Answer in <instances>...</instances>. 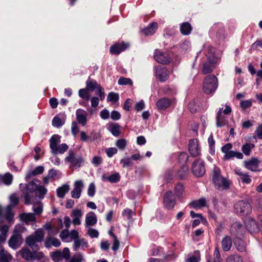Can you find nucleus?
<instances>
[{
    "label": "nucleus",
    "instance_id": "f257e3e1",
    "mask_svg": "<svg viewBox=\"0 0 262 262\" xmlns=\"http://www.w3.org/2000/svg\"><path fill=\"white\" fill-rule=\"evenodd\" d=\"M212 181L215 188L219 190L227 189L229 188V182L227 179L220 173V169L215 167L212 174Z\"/></svg>",
    "mask_w": 262,
    "mask_h": 262
},
{
    "label": "nucleus",
    "instance_id": "f03ea898",
    "mask_svg": "<svg viewBox=\"0 0 262 262\" xmlns=\"http://www.w3.org/2000/svg\"><path fill=\"white\" fill-rule=\"evenodd\" d=\"M59 142L60 137L58 135H54L50 139V147L53 154H62L68 150L69 147L66 143L57 146Z\"/></svg>",
    "mask_w": 262,
    "mask_h": 262
},
{
    "label": "nucleus",
    "instance_id": "7ed1b4c3",
    "mask_svg": "<svg viewBox=\"0 0 262 262\" xmlns=\"http://www.w3.org/2000/svg\"><path fill=\"white\" fill-rule=\"evenodd\" d=\"M217 87V80L214 75L207 76L203 82V90L207 94L213 93Z\"/></svg>",
    "mask_w": 262,
    "mask_h": 262
},
{
    "label": "nucleus",
    "instance_id": "20e7f679",
    "mask_svg": "<svg viewBox=\"0 0 262 262\" xmlns=\"http://www.w3.org/2000/svg\"><path fill=\"white\" fill-rule=\"evenodd\" d=\"M43 237L44 232L43 230H38L35 231L34 235H30L26 238V243L33 249L37 250L38 247L37 244L41 242Z\"/></svg>",
    "mask_w": 262,
    "mask_h": 262
},
{
    "label": "nucleus",
    "instance_id": "39448f33",
    "mask_svg": "<svg viewBox=\"0 0 262 262\" xmlns=\"http://www.w3.org/2000/svg\"><path fill=\"white\" fill-rule=\"evenodd\" d=\"M203 51L209 63L211 64L218 63L219 58L216 55V51L214 48L209 45H205Z\"/></svg>",
    "mask_w": 262,
    "mask_h": 262
},
{
    "label": "nucleus",
    "instance_id": "423d86ee",
    "mask_svg": "<svg viewBox=\"0 0 262 262\" xmlns=\"http://www.w3.org/2000/svg\"><path fill=\"white\" fill-rule=\"evenodd\" d=\"M65 161L70 163V167L77 168L81 166L84 160L81 156L76 155L73 150L70 149L68 156L65 158Z\"/></svg>",
    "mask_w": 262,
    "mask_h": 262
},
{
    "label": "nucleus",
    "instance_id": "0eeeda50",
    "mask_svg": "<svg viewBox=\"0 0 262 262\" xmlns=\"http://www.w3.org/2000/svg\"><path fill=\"white\" fill-rule=\"evenodd\" d=\"M36 182H38L39 181L37 180L32 181L26 185L25 189L22 190L25 195V203L27 204L30 203L31 196L30 195V193L33 192L36 190L37 188L38 185L36 183Z\"/></svg>",
    "mask_w": 262,
    "mask_h": 262
},
{
    "label": "nucleus",
    "instance_id": "6e6552de",
    "mask_svg": "<svg viewBox=\"0 0 262 262\" xmlns=\"http://www.w3.org/2000/svg\"><path fill=\"white\" fill-rule=\"evenodd\" d=\"M234 209L237 213L241 215H248L251 210L250 205L246 201H240L234 205Z\"/></svg>",
    "mask_w": 262,
    "mask_h": 262
},
{
    "label": "nucleus",
    "instance_id": "1a4fd4ad",
    "mask_svg": "<svg viewBox=\"0 0 262 262\" xmlns=\"http://www.w3.org/2000/svg\"><path fill=\"white\" fill-rule=\"evenodd\" d=\"M192 171L196 177H201L205 172V167L204 161L200 159L194 161L192 163Z\"/></svg>",
    "mask_w": 262,
    "mask_h": 262
},
{
    "label": "nucleus",
    "instance_id": "9d476101",
    "mask_svg": "<svg viewBox=\"0 0 262 262\" xmlns=\"http://www.w3.org/2000/svg\"><path fill=\"white\" fill-rule=\"evenodd\" d=\"M260 161L256 158H252L248 161H244L245 167L252 171L257 172L262 170V166L259 165Z\"/></svg>",
    "mask_w": 262,
    "mask_h": 262
},
{
    "label": "nucleus",
    "instance_id": "9b49d317",
    "mask_svg": "<svg viewBox=\"0 0 262 262\" xmlns=\"http://www.w3.org/2000/svg\"><path fill=\"white\" fill-rule=\"evenodd\" d=\"M88 113L84 110L79 108L76 111V117L78 123L83 126L86 125L88 122Z\"/></svg>",
    "mask_w": 262,
    "mask_h": 262
},
{
    "label": "nucleus",
    "instance_id": "f8f14e48",
    "mask_svg": "<svg viewBox=\"0 0 262 262\" xmlns=\"http://www.w3.org/2000/svg\"><path fill=\"white\" fill-rule=\"evenodd\" d=\"M156 77L161 81H166L168 77L167 71L165 67L158 66L155 68Z\"/></svg>",
    "mask_w": 262,
    "mask_h": 262
},
{
    "label": "nucleus",
    "instance_id": "ddd939ff",
    "mask_svg": "<svg viewBox=\"0 0 262 262\" xmlns=\"http://www.w3.org/2000/svg\"><path fill=\"white\" fill-rule=\"evenodd\" d=\"M83 187L84 184L81 180L75 181L74 183V188L71 191V196L74 199H79L80 197Z\"/></svg>",
    "mask_w": 262,
    "mask_h": 262
},
{
    "label": "nucleus",
    "instance_id": "4468645a",
    "mask_svg": "<svg viewBox=\"0 0 262 262\" xmlns=\"http://www.w3.org/2000/svg\"><path fill=\"white\" fill-rule=\"evenodd\" d=\"M154 58L157 62L162 64H167L170 61L168 54L158 50H155Z\"/></svg>",
    "mask_w": 262,
    "mask_h": 262
},
{
    "label": "nucleus",
    "instance_id": "2eb2a0df",
    "mask_svg": "<svg viewBox=\"0 0 262 262\" xmlns=\"http://www.w3.org/2000/svg\"><path fill=\"white\" fill-rule=\"evenodd\" d=\"M22 243V238L18 233H14L9 241V246L13 249H16Z\"/></svg>",
    "mask_w": 262,
    "mask_h": 262
},
{
    "label": "nucleus",
    "instance_id": "dca6fc26",
    "mask_svg": "<svg viewBox=\"0 0 262 262\" xmlns=\"http://www.w3.org/2000/svg\"><path fill=\"white\" fill-rule=\"evenodd\" d=\"M163 203L165 207L168 209H171L174 207L175 200L173 198L172 191H169L165 194Z\"/></svg>",
    "mask_w": 262,
    "mask_h": 262
},
{
    "label": "nucleus",
    "instance_id": "f3484780",
    "mask_svg": "<svg viewBox=\"0 0 262 262\" xmlns=\"http://www.w3.org/2000/svg\"><path fill=\"white\" fill-rule=\"evenodd\" d=\"M189 150L191 155L193 157L198 156L200 154V149L199 147L198 141L196 139H192L189 141Z\"/></svg>",
    "mask_w": 262,
    "mask_h": 262
},
{
    "label": "nucleus",
    "instance_id": "a211bd4d",
    "mask_svg": "<svg viewBox=\"0 0 262 262\" xmlns=\"http://www.w3.org/2000/svg\"><path fill=\"white\" fill-rule=\"evenodd\" d=\"M97 222L96 215L93 212H88L85 215V226L89 228L90 226L95 225Z\"/></svg>",
    "mask_w": 262,
    "mask_h": 262
},
{
    "label": "nucleus",
    "instance_id": "6ab92c4d",
    "mask_svg": "<svg viewBox=\"0 0 262 262\" xmlns=\"http://www.w3.org/2000/svg\"><path fill=\"white\" fill-rule=\"evenodd\" d=\"M83 213L80 209H75L72 210L71 216L72 218V223L74 225H79L81 224V218L82 216Z\"/></svg>",
    "mask_w": 262,
    "mask_h": 262
},
{
    "label": "nucleus",
    "instance_id": "aec40b11",
    "mask_svg": "<svg viewBox=\"0 0 262 262\" xmlns=\"http://www.w3.org/2000/svg\"><path fill=\"white\" fill-rule=\"evenodd\" d=\"M128 46L129 44L127 43H117L111 47L110 52L113 54H119L120 52L124 51Z\"/></svg>",
    "mask_w": 262,
    "mask_h": 262
},
{
    "label": "nucleus",
    "instance_id": "412c9836",
    "mask_svg": "<svg viewBox=\"0 0 262 262\" xmlns=\"http://www.w3.org/2000/svg\"><path fill=\"white\" fill-rule=\"evenodd\" d=\"M171 103V101L169 98L164 97L157 101L156 106L160 111L165 110L170 105Z\"/></svg>",
    "mask_w": 262,
    "mask_h": 262
},
{
    "label": "nucleus",
    "instance_id": "4be33fe9",
    "mask_svg": "<svg viewBox=\"0 0 262 262\" xmlns=\"http://www.w3.org/2000/svg\"><path fill=\"white\" fill-rule=\"evenodd\" d=\"M245 224L247 229L251 232H255L259 230L256 222L251 218H247L245 222Z\"/></svg>",
    "mask_w": 262,
    "mask_h": 262
},
{
    "label": "nucleus",
    "instance_id": "5701e85b",
    "mask_svg": "<svg viewBox=\"0 0 262 262\" xmlns=\"http://www.w3.org/2000/svg\"><path fill=\"white\" fill-rule=\"evenodd\" d=\"M234 172L237 175L239 176L240 179L243 183L249 184L252 182L250 176L247 173L243 172L240 168H236Z\"/></svg>",
    "mask_w": 262,
    "mask_h": 262
},
{
    "label": "nucleus",
    "instance_id": "b1692460",
    "mask_svg": "<svg viewBox=\"0 0 262 262\" xmlns=\"http://www.w3.org/2000/svg\"><path fill=\"white\" fill-rule=\"evenodd\" d=\"M223 108H220L217 112L216 117V126L217 127H222L227 123V118L222 114Z\"/></svg>",
    "mask_w": 262,
    "mask_h": 262
},
{
    "label": "nucleus",
    "instance_id": "393cba45",
    "mask_svg": "<svg viewBox=\"0 0 262 262\" xmlns=\"http://www.w3.org/2000/svg\"><path fill=\"white\" fill-rule=\"evenodd\" d=\"M221 245L223 251H229L232 245L231 238L229 236H225L222 241Z\"/></svg>",
    "mask_w": 262,
    "mask_h": 262
},
{
    "label": "nucleus",
    "instance_id": "a878e982",
    "mask_svg": "<svg viewBox=\"0 0 262 262\" xmlns=\"http://www.w3.org/2000/svg\"><path fill=\"white\" fill-rule=\"evenodd\" d=\"M44 171V167L43 166H37L34 170L29 171L26 176V181H29L30 179L33 177L35 176L37 174H40L43 173Z\"/></svg>",
    "mask_w": 262,
    "mask_h": 262
},
{
    "label": "nucleus",
    "instance_id": "bb28decb",
    "mask_svg": "<svg viewBox=\"0 0 262 262\" xmlns=\"http://www.w3.org/2000/svg\"><path fill=\"white\" fill-rule=\"evenodd\" d=\"M244 229V227L238 223H234L231 227V233L238 236L242 234Z\"/></svg>",
    "mask_w": 262,
    "mask_h": 262
},
{
    "label": "nucleus",
    "instance_id": "cd10ccee",
    "mask_svg": "<svg viewBox=\"0 0 262 262\" xmlns=\"http://www.w3.org/2000/svg\"><path fill=\"white\" fill-rule=\"evenodd\" d=\"M206 205V201L205 198H201L197 200L191 202L189 205L194 209L200 208L205 207Z\"/></svg>",
    "mask_w": 262,
    "mask_h": 262
},
{
    "label": "nucleus",
    "instance_id": "c85d7f7f",
    "mask_svg": "<svg viewBox=\"0 0 262 262\" xmlns=\"http://www.w3.org/2000/svg\"><path fill=\"white\" fill-rule=\"evenodd\" d=\"M21 256L27 260H31L35 258V254L32 252L29 249L23 248L20 251Z\"/></svg>",
    "mask_w": 262,
    "mask_h": 262
},
{
    "label": "nucleus",
    "instance_id": "c756f323",
    "mask_svg": "<svg viewBox=\"0 0 262 262\" xmlns=\"http://www.w3.org/2000/svg\"><path fill=\"white\" fill-rule=\"evenodd\" d=\"M13 176L9 172L4 175H0V183H3L6 185H9L12 183Z\"/></svg>",
    "mask_w": 262,
    "mask_h": 262
},
{
    "label": "nucleus",
    "instance_id": "7c9ffc66",
    "mask_svg": "<svg viewBox=\"0 0 262 262\" xmlns=\"http://www.w3.org/2000/svg\"><path fill=\"white\" fill-rule=\"evenodd\" d=\"M60 242L58 239L53 237L47 238L45 242L46 246L47 248H49L51 246L58 247L60 245Z\"/></svg>",
    "mask_w": 262,
    "mask_h": 262
},
{
    "label": "nucleus",
    "instance_id": "2f4dec72",
    "mask_svg": "<svg viewBox=\"0 0 262 262\" xmlns=\"http://www.w3.org/2000/svg\"><path fill=\"white\" fill-rule=\"evenodd\" d=\"M236 157L238 159H242L243 158V154L240 152L230 150L226 155H224V160H229L231 158Z\"/></svg>",
    "mask_w": 262,
    "mask_h": 262
},
{
    "label": "nucleus",
    "instance_id": "473e14b6",
    "mask_svg": "<svg viewBox=\"0 0 262 262\" xmlns=\"http://www.w3.org/2000/svg\"><path fill=\"white\" fill-rule=\"evenodd\" d=\"M157 27V23H151L148 27L143 30V32L146 36L152 35L156 32Z\"/></svg>",
    "mask_w": 262,
    "mask_h": 262
},
{
    "label": "nucleus",
    "instance_id": "72a5a7b5",
    "mask_svg": "<svg viewBox=\"0 0 262 262\" xmlns=\"http://www.w3.org/2000/svg\"><path fill=\"white\" fill-rule=\"evenodd\" d=\"M70 186L68 184H63L57 189V195L59 198H64L66 193L69 191Z\"/></svg>",
    "mask_w": 262,
    "mask_h": 262
},
{
    "label": "nucleus",
    "instance_id": "f704fd0d",
    "mask_svg": "<svg viewBox=\"0 0 262 262\" xmlns=\"http://www.w3.org/2000/svg\"><path fill=\"white\" fill-rule=\"evenodd\" d=\"M191 26L188 23H184L180 27V31L184 35H189L191 32Z\"/></svg>",
    "mask_w": 262,
    "mask_h": 262
},
{
    "label": "nucleus",
    "instance_id": "c9c22d12",
    "mask_svg": "<svg viewBox=\"0 0 262 262\" xmlns=\"http://www.w3.org/2000/svg\"><path fill=\"white\" fill-rule=\"evenodd\" d=\"M20 217L23 221L26 222L27 223L34 222L36 219L34 214L32 213H23L20 214Z\"/></svg>",
    "mask_w": 262,
    "mask_h": 262
},
{
    "label": "nucleus",
    "instance_id": "e433bc0d",
    "mask_svg": "<svg viewBox=\"0 0 262 262\" xmlns=\"http://www.w3.org/2000/svg\"><path fill=\"white\" fill-rule=\"evenodd\" d=\"M12 256L3 249H0V262H9Z\"/></svg>",
    "mask_w": 262,
    "mask_h": 262
},
{
    "label": "nucleus",
    "instance_id": "4c0bfd02",
    "mask_svg": "<svg viewBox=\"0 0 262 262\" xmlns=\"http://www.w3.org/2000/svg\"><path fill=\"white\" fill-rule=\"evenodd\" d=\"M119 127L120 126L118 124L111 123L109 126L108 129L114 136L118 137L120 134Z\"/></svg>",
    "mask_w": 262,
    "mask_h": 262
},
{
    "label": "nucleus",
    "instance_id": "58836bf2",
    "mask_svg": "<svg viewBox=\"0 0 262 262\" xmlns=\"http://www.w3.org/2000/svg\"><path fill=\"white\" fill-rule=\"evenodd\" d=\"M254 147V145L252 143H246L242 147L243 152L246 156H249L251 150Z\"/></svg>",
    "mask_w": 262,
    "mask_h": 262
},
{
    "label": "nucleus",
    "instance_id": "ea45409f",
    "mask_svg": "<svg viewBox=\"0 0 262 262\" xmlns=\"http://www.w3.org/2000/svg\"><path fill=\"white\" fill-rule=\"evenodd\" d=\"M100 85L95 80H88L86 81V89L91 91H93L95 89Z\"/></svg>",
    "mask_w": 262,
    "mask_h": 262
},
{
    "label": "nucleus",
    "instance_id": "a19ab883",
    "mask_svg": "<svg viewBox=\"0 0 262 262\" xmlns=\"http://www.w3.org/2000/svg\"><path fill=\"white\" fill-rule=\"evenodd\" d=\"M226 262H243V259L239 255L233 254L228 256Z\"/></svg>",
    "mask_w": 262,
    "mask_h": 262
},
{
    "label": "nucleus",
    "instance_id": "79ce46f5",
    "mask_svg": "<svg viewBox=\"0 0 262 262\" xmlns=\"http://www.w3.org/2000/svg\"><path fill=\"white\" fill-rule=\"evenodd\" d=\"M48 176L50 178L58 179L61 177V173L59 170L52 169L49 171Z\"/></svg>",
    "mask_w": 262,
    "mask_h": 262
},
{
    "label": "nucleus",
    "instance_id": "37998d69",
    "mask_svg": "<svg viewBox=\"0 0 262 262\" xmlns=\"http://www.w3.org/2000/svg\"><path fill=\"white\" fill-rule=\"evenodd\" d=\"M120 176L118 173H115L106 178V180L112 183H117L120 181Z\"/></svg>",
    "mask_w": 262,
    "mask_h": 262
},
{
    "label": "nucleus",
    "instance_id": "c03bdc74",
    "mask_svg": "<svg viewBox=\"0 0 262 262\" xmlns=\"http://www.w3.org/2000/svg\"><path fill=\"white\" fill-rule=\"evenodd\" d=\"M215 64H211L209 63L208 61L204 63L203 67L202 72L204 74H208L210 73L212 70Z\"/></svg>",
    "mask_w": 262,
    "mask_h": 262
},
{
    "label": "nucleus",
    "instance_id": "a18cd8bd",
    "mask_svg": "<svg viewBox=\"0 0 262 262\" xmlns=\"http://www.w3.org/2000/svg\"><path fill=\"white\" fill-rule=\"evenodd\" d=\"M52 257L53 260L55 262H59L63 258L61 251L59 250L53 252L52 254Z\"/></svg>",
    "mask_w": 262,
    "mask_h": 262
},
{
    "label": "nucleus",
    "instance_id": "49530a36",
    "mask_svg": "<svg viewBox=\"0 0 262 262\" xmlns=\"http://www.w3.org/2000/svg\"><path fill=\"white\" fill-rule=\"evenodd\" d=\"M127 145V141L124 139H120L116 141V145L120 150H124Z\"/></svg>",
    "mask_w": 262,
    "mask_h": 262
},
{
    "label": "nucleus",
    "instance_id": "de8ad7c7",
    "mask_svg": "<svg viewBox=\"0 0 262 262\" xmlns=\"http://www.w3.org/2000/svg\"><path fill=\"white\" fill-rule=\"evenodd\" d=\"M82 243H84L85 247H88V243L84 239H76L74 241V250L75 251H77L78 249L79 248V247L82 244Z\"/></svg>",
    "mask_w": 262,
    "mask_h": 262
},
{
    "label": "nucleus",
    "instance_id": "09e8293b",
    "mask_svg": "<svg viewBox=\"0 0 262 262\" xmlns=\"http://www.w3.org/2000/svg\"><path fill=\"white\" fill-rule=\"evenodd\" d=\"M79 96L86 100H88L90 99V95L88 91L85 89H81L79 90L78 92Z\"/></svg>",
    "mask_w": 262,
    "mask_h": 262
},
{
    "label": "nucleus",
    "instance_id": "8fccbe9b",
    "mask_svg": "<svg viewBox=\"0 0 262 262\" xmlns=\"http://www.w3.org/2000/svg\"><path fill=\"white\" fill-rule=\"evenodd\" d=\"M214 259L213 261H212L211 259L208 260L207 262H221L222 259L220 256V253L219 250L217 247L215 249L214 252Z\"/></svg>",
    "mask_w": 262,
    "mask_h": 262
},
{
    "label": "nucleus",
    "instance_id": "3c124183",
    "mask_svg": "<svg viewBox=\"0 0 262 262\" xmlns=\"http://www.w3.org/2000/svg\"><path fill=\"white\" fill-rule=\"evenodd\" d=\"M34 214L35 215H40L43 211V205L41 203L34 205L33 206Z\"/></svg>",
    "mask_w": 262,
    "mask_h": 262
},
{
    "label": "nucleus",
    "instance_id": "603ef678",
    "mask_svg": "<svg viewBox=\"0 0 262 262\" xmlns=\"http://www.w3.org/2000/svg\"><path fill=\"white\" fill-rule=\"evenodd\" d=\"M83 255L80 253H77L72 257L70 262H83Z\"/></svg>",
    "mask_w": 262,
    "mask_h": 262
},
{
    "label": "nucleus",
    "instance_id": "864d4df0",
    "mask_svg": "<svg viewBox=\"0 0 262 262\" xmlns=\"http://www.w3.org/2000/svg\"><path fill=\"white\" fill-rule=\"evenodd\" d=\"M119 100V95L118 94L114 93V92H110L107 96V101H111L115 102Z\"/></svg>",
    "mask_w": 262,
    "mask_h": 262
},
{
    "label": "nucleus",
    "instance_id": "5fc2aeb1",
    "mask_svg": "<svg viewBox=\"0 0 262 262\" xmlns=\"http://www.w3.org/2000/svg\"><path fill=\"white\" fill-rule=\"evenodd\" d=\"M208 144L209 145V148H210V153L211 154H213L215 152V150H214V144H215V142H214V140L213 139V136L212 135H211L208 139Z\"/></svg>",
    "mask_w": 262,
    "mask_h": 262
},
{
    "label": "nucleus",
    "instance_id": "6e6d98bb",
    "mask_svg": "<svg viewBox=\"0 0 262 262\" xmlns=\"http://www.w3.org/2000/svg\"><path fill=\"white\" fill-rule=\"evenodd\" d=\"M184 187L182 184L178 183L175 187L174 192L178 197H180L183 192Z\"/></svg>",
    "mask_w": 262,
    "mask_h": 262
},
{
    "label": "nucleus",
    "instance_id": "4d7b16f0",
    "mask_svg": "<svg viewBox=\"0 0 262 262\" xmlns=\"http://www.w3.org/2000/svg\"><path fill=\"white\" fill-rule=\"evenodd\" d=\"M252 100L251 99L242 101L240 103V106L243 110H246L251 106Z\"/></svg>",
    "mask_w": 262,
    "mask_h": 262
},
{
    "label": "nucleus",
    "instance_id": "13d9d810",
    "mask_svg": "<svg viewBox=\"0 0 262 262\" xmlns=\"http://www.w3.org/2000/svg\"><path fill=\"white\" fill-rule=\"evenodd\" d=\"M52 123V125L56 127H59L63 124L61 119L57 116L53 118Z\"/></svg>",
    "mask_w": 262,
    "mask_h": 262
},
{
    "label": "nucleus",
    "instance_id": "bf43d9fd",
    "mask_svg": "<svg viewBox=\"0 0 262 262\" xmlns=\"http://www.w3.org/2000/svg\"><path fill=\"white\" fill-rule=\"evenodd\" d=\"M96 90H97L96 94L99 96L100 100H104L105 98V93H104V90L102 88V86L100 85H99L97 88Z\"/></svg>",
    "mask_w": 262,
    "mask_h": 262
},
{
    "label": "nucleus",
    "instance_id": "052dcab7",
    "mask_svg": "<svg viewBox=\"0 0 262 262\" xmlns=\"http://www.w3.org/2000/svg\"><path fill=\"white\" fill-rule=\"evenodd\" d=\"M118 84L120 85H132L133 84V82L129 78L121 77L118 80Z\"/></svg>",
    "mask_w": 262,
    "mask_h": 262
},
{
    "label": "nucleus",
    "instance_id": "680f3d73",
    "mask_svg": "<svg viewBox=\"0 0 262 262\" xmlns=\"http://www.w3.org/2000/svg\"><path fill=\"white\" fill-rule=\"evenodd\" d=\"M96 187L94 183H91L88 188V194L90 196L93 197L95 194Z\"/></svg>",
    "mask_w": 262,
    "mask_h": 262
},
{
    "label": "nucleus",
    "instance_id": "e2e57ef3",
    "mask_svg": "<svg viewBox=\"0 0 262 262\" xmlns=\"http://www.w3.org/2000/svg\"><path fill=\"white\" fill-rule=\"evenodd\" d=\"M118 150L115 147H110L106 149L105 152L108 157L111 158L114 155L117 153Z\"/></svg>",
    "mask_w": 262,
    "mask_h": 262
},
{
    "label": "nucleus",
    "instance_id": "0e129e2a",
    "mask_svg": "<svg viewBox=\"0 0 262 262\" xmlns=\"http://www.w3.org/2000/svg\"><path fill=\"white\" fill-rule=\"evenodd\" d=\"M79 129V127L77 124V123L75 121H73L72 123V125H71V132H72V134H73V135L75 137L77 133H78Z\"/></svg>",
    "mask_w": 262,
    "mask_h": 262
},
{
    "label": "nucleus",
    "instance_id": "69168bd1",
    "mask_svg": "<svg viewBox=\"0 0 262 262\" xmlns=\"http://www.w3.org/2000/svg\"><path fill=\"white\" fill-rule=\"evenodd\" d=\"M188 168L187 166L183 165L178 172V175L181 178H183L187 173Z\"/></svg>",
    "mask_w": 262,
    "mask_h": 262
},
{
    "label": "nucleus",
    "instance_id": "338daca9",
    "mask_svg": "<svg viewBox=\"0 0 262 262\" xmlns=\"http://www.w3.org/2000/svg\"><path fill=\"white\" fill-rule=\"evenodd\" d=\"M88 233L92 238H96L99 235V233L97 230L90 227L88 228Z\"/></svg>",
    "mask_w": 262,
    "mask_h": 262
},
{
    "label": "nucleus",
    "instance_id": "774afa93",
    "mask_svg": "<svg viewBox=\"0 0 262 262\" xmlns=\"http://www.w3.org/2000/svg\"><path fill=\"white\" fill-rule=\"evenodd\" d=\"M255 134L258 139H262V123L257 127Z\"/></svg>",
    "mask_w": 262,
    "mask_h": 262
}]
</instances>
